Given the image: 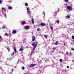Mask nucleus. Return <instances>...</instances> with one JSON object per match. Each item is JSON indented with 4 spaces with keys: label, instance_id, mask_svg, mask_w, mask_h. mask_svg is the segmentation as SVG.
I'll use <instances>...</instances> for the list:
<instances>
[{
    "label": "nucleus",
    "instance_id": "1",
    "mask_svg": "<svg viewBox=\"0 0 74 74\" xmlns=\"http://www.w3.org/2000/svg\"><path fill=\"white\" fill-rule=\"evenodd\" d=\"M36 46L37 45V44H38V42H33L32 44V46H33V47H35V46H36Z\"/></svg>",
    "mask_w": 74,
    "mask_h": 74
},
{
    "label": "nucleus",
    "instance_id": "2",
    "mask_svg": "<svg viewBox=\"0 0 74 74\" xmlns=\"http://www.w3.org/2000/svg\"><path fill=\"white\" fill-rule=\"evenodd\" d=\"M24 28L26 30H29V29H30V27L29 26L27 25Z\"/></svg>",
    "mask_w": 74,
    "mask_h": 74
},
{
    "label": "nucleus",
    "instance_id": "3",
    "mask_svg": "<svg viewBox=\"0 0 74 74\" xmlns=\"http://www.w3.org/2000/svg\"><path fill=\"white\" fill-rule=\"evenodd\" d=\"M67 9L69 10H73V8L72 7L70 6H67Z\"/></svg>",
    "mask_w": 74,
    "mask_h": 74
},
{
    "label": "nucleus",
    "instance_id": "4",
    "mask_svg": "<svg viewBox=\"0 0 74 74\" xmlns=\"http://www.w3.org/2000/svg\"><path fill=\"white\" fill-rule=\"evenodd\" d=\"M27 10L28 14H29V15L30 16V15L29 14H31V12L30 11V9H29V8H27Z\"/></svg>",
    "mask_w": 74,
    "mask_h": 74
},
{
    "label": "nucleus",
    "instance_id": "5",
    "mask_svg": "<svg viewBox=\"0 0 74 74\" xmlns=\"http://www.w3.org/2000/svg\"><path fill=\"white\" fill-rule=\"evenodd\" d=\"M32 41H35V39L36 38H35V36H33L32 37Z\"/></svg>",
    "mask_w": 74,
    "mask_h": 74
},
{
    "label": "nucleus",
    "instance_id": "6",
    "mask_svg": "<svg viewBox=\"0 0 74 74\" xmlns=\"http://www.w3.org/2000/svg\"><path fill=\"white\" fill-rule=\"evenodd\" d=\"M36 65H37V64H31L30 65V67H34V66H36Z\"/></svg>",
    "mask_w": 74,
    "mask_h": 74
},
{
    "label": "nucleus",
    "instance_id": "7",
    "mask_svg": "<svg viewBox=\"0 0 74 74\" xmlns=\"http://www.w3.org/2000/svg\"><path fill=\"white\" fill-rule=\"evenodd\" d=\"M40 25L41 26H45L46 25L45 24L43 23H41Z\"/></svg>",
    "mask_w": 74,
    "mask_h": 74
},
{
    "label": "nucleus",
    "instance_id": "8",
    "mask_svg": "<svg viewBox=\"0 0 74 74\" xmlns=\"http://www.w3.org/2000/svg\"><path fill=\"white\" fill-rule=\"evenodd\" d=\"M26 23V22L25 21H22V23H21V25H25Z\"/></svg>",
    "mask_w": 74,
    "mask_h": 74
},
{
    "label": "nucleus",
    "instance_id": "9",
    "mask_svg": "<svg viewBox=\"0 0 74 74\" xmlns=\"http://www.w3.org/2000/svg\"><path fill=\"white\" fill-rule=\"evenodd\" d=\"M36 47H37V44H36V45L33 48V52H34V49H35V48H36Z\"/></svg>",
    "mask_w": 74,
    "mask_h": 74
},
{
    "label": "nucleus",
    "instance_id": "10",
    "mask_svg": "<svg viewBox=\"0 0 74 74\" xmlns=\"http://www.w3.org/2000/svg\"><path fill=\"white\" fill-rule=\"evenodd\" d=\"M14 52H15V53H16L17 51H16V48L14 47Z\"/></svg>",
    "mask_w": 74,
    "mask_h": 74
},
{
    "label": "nucleus",
    "instance_id": "11",
    "mask_svg": "<svg viewBox=\"0 0 74 74\" xmlns=\"http://www.w3.org/2000/svg\"><path fill=\"white\" fill-rule=\"evenodd\" d=\"M8 8L9 10H12V7L11 6H10L9 7H8Z\"/></svg>",
    "mask_w": 74,
    "mask_h": 74
},
{
    "label": "nucleus",
    "instance_id": "12",
    "mask_svg": "<svg viewBox=\"0 0 74 74\" xmlns=\"http://www.w3.org/2000/svg\"><path fill=\"white\" fill-rule=\"evenodd\" d=\"M16 33V32L15 31V30H14L12 32L13 34H15V33Z\"/></svg>",
    "mask_w": 74,
    "mask_h": 74
},
{
    "label": "nucleus",
    "instance_id": "13",
    "mask_svg": "<svg viewBox=\"0 0 74 74\" xmlns=\"http://www.w3.org/2000/svg\"><path fill=\"white\" fill-rule=\"evenodd\" d=\"M32 21L33 23H34V19L33 18H32Z\"/></svg>",
    "mask_w": 74,
    "mask_h": 74
},
{
    "label": "nucleus",
    "instance_id": "14",
    "mask_svg": "<svg viewBox=\"0 0 74 74\" xmlns=\"http://www.w3.org/2000/svg\"><path fill=\"white\" fill-rule=\"evenodd\" d=\"M7 49H8V51L10 52V48H9V47H7Z\"/></svg>",
    "mask_w": 74,
    "mask_h": 74
},
{
    "label": "nucleus",
    "instance_id": "15",
    "mask_svg": "<svg viewBox=\"0 0 74 74\" xmlns=\"http://www.w3.org/2000/svg\"><path fill=\"white\" fill-rule=\"evenodd\" d=\"M51 29V30L52 31H53V27L51 26L50 27Z\"/></svg>",
    "mask_w": 74,
    "mask_h": 74
},
{
    "label": "nucleus",
    "instance_id": "16",
    "mask_svg": "<svg viewBox=\"0 0 74 74\" xmlns=\"http://www.w3.org/2000/svg\"><path fill=\"white\" fill-rule=\"evenodd\" d=\"M73 24V23H71V22H69V24L68 25H72Z\"/></svg>",
    "mask_w": 74,
    "mask_h": 74
},
{
    "label": "nucleus",
    "instance_id": "17",
    "mask_svg": "<svg viewBox=\"0 0 74 74\" xmlns=\"http://www.w3.org/2000/svg\"><path fill=\"white\" fill-rule=\"evenodd\" d=\"M23 49L21 48H20V49H19V51H22L23 50Z\"/></svg>",
    "mask_w": 74,
    "mask_h": 74
},
{
    "label": "nucleus",
    "instance_id": "18",
    "mask_svg": "<svg viewBox=\"0 0 74 74\" xmlns=\"http://www.w3.org/2000/svg\"><path fill=\"white\" fill-rule=\"evenodd\" d=\"M56 22L57 23H58V24H59V20H57V21H56Z\"/></svg>",
    "mask_w": 74,
    "mask_h": 74
},
{
    "label": "nucleus",
    "instance_id": "19",
    "mask_svg": "<svg viewBox=\"0 0 74 74\" xmlns=\"http://www.w3.org/2000/svg\"><path fill=\"white\" fill-rule=\"evenodd\" d=\"M58 42H56V43H54V44L56 45H58Z\"/></svg>",
    "mask_w": 74,
    "mask_h": 74
},
{
    "label": "nucleus",
    "instance_id": "20",
    "mask_svg": "<svg viewBox=\"0 0 74 74\" xmlns=\"http://www.w3.org/2000/svg\"><path fill=\"white\" fill-rule=\"evenodd\" d=\"M25 6H28V4H27V3H25Z\"/></svg>",
    "mask_w": 74,
    "mask_h": 74
},
{
    "label": "nucleus",
    "instance_id": "21",
    "mask_svg": "<svg viewBox=\"0 0 74 74\" xmlns=\"http://www.w3.org/2000/svg\"><path fill=\"white\" fill-rule=\"evenodd\" d=\"M64 1L66 3H68L69 2V0H64Z\"/></svg>",
    "mask_w": 74,
    "mask_h": 74
},
{
    "label": "nucleus",
    "instance_id": "22",
    "mask_svg": "<svg viewBox=\"0 0 74 74\" xmlns=\"http://www.w3.org/2000/svg\"><path fill=\"white\" fill-rule=\"evenodd\" d=\"M5 36H8V34L7 33H6L5 34Z\"/></svg>",
    "mask_w": 74,
    "mask_h": 74
},
{
    "label": "nucleus",
    "instance_id": "23",
    "mask_svg": "<svg viewBox=\"0 0 74 74\" xmlns=\"http://www.w3.org/2000/svg\"><path fill=\"white\" fill-rule=\"evenodd\" d=\"M45 12H43V14H44V16H45Z\"/></svg>",
    "mask_w": 74,
    "mask_h": 74
},
{
    "label": "nucleus",
    "instance_id": "24",
    "mask_svg": "<svg viewBox=\"0 0 74 74\" xmlns=\"http://www.w3.org/2000/svg\"><path fill=\"white\" fill-rule=\"evenodd\" d=\"M14 54H15V53L14 52H13L12 53V54H11V55L12 56L14 55Z\"/></svg>",
    "mask_w": 74,
    "mask_h": 74
},
{
    "label": "nucleus",
    "instance_id": "25",
    "mask_svg": "<svg viewBox=\"0 0 74 74\" xmlns=\"http://www.w3.org/2000/svg\"><path fill=\"white\" fill-rule=\"evenodd\" d=\"M45 38H47V37H48V36L45 35Z\"/></svg>",
    "mask_w": 74,
    "mask_h": 74
},
{
    "label": "nucleus",
    "instance_id": "26",
    "mask_svg": "<svg viewBox=\"0 0 74 74\" xmlns=\"http://www.w3.org/2000/svg\"><path fill=\"white\" fill-rule=\"evenodd\" d=\"M5 10V8H2V10Z\"/></svg>",
    "mask_w": 74,
    "mask_h": 74
},
{
    "label": "nucleus",
    "instance_id": "27",
    "mask_svg": "<svg viewBox=\"0 0 74 74\" xmlns=\"http://www.w3.org/2000/svg\"><path fill=\"white\" fill-rule=\"evenodd\" d=\"M25 69V67H22V69L24 70Z\"/></svg>",
    "mask_w": 74,
    "mask_h": 74
},
{
    "label": "nucleus",
    "instance_id": "28",
    "mask_svg": "<svg viewBox=\"0 0 74 74\" xmlns=\"http://www.w3.org/2000/svg\"><path fill=\"white\" fill-rule=\"evenodd\" d=\"M37 31H38V32H40V28H38Z\"/></svg>",
    "mask_w": 74,
    "mask_h": 74
},
{
    "label": "nucleus",
    "instance_id": "29",
    "mask_svg": "<svg viewBox=\"0 0 74 74\" xmlns=\"http://www.w3.org/2000/svg\"><path fill=\"white\" fill-rule=\"evenodd\" d=\"M72 38H73V39L74 40V36L73 35L72 36Z\"/></svg>",
    "mask_w": 74,
    "mask_h": 74
},
{
    "label": "nucleus",
    "instance_id": "30",
    "mask_svg": "<svg viewBox=\"0 0 74 74\" xmlns=\"http://www.w3.org/2000/svg\"><path fill=\"white\" fill-rule=\"evenodd\" d=\"M62 60H63L62 59H60V62H62Z\"/></svg>",
    "mask_w": 74,
    "mask_h": 74
},
{
    "label": "nucleus",
    "instance_id": "31",
    "mask_svg": "<svg viewBox=\"0 0 74 74\" xmlns=\"http://www.w3.org/2000/svg\"><path fill=\"white\" fill-rule=\"evenodd\" d=\"M3 41V39L0 40V42H1Z\"/></svg>",
    "mask_w": 74,
    "mask_h": 74
},
{
    "label": "nucleus",
    "instance_id": "32",
    "mask_svg": "<svg viewBox=\"0 0 74 74\" xmlns=\"http://www.w3.org/2000/svg\"><path fill=\"white\" fill-rule=\"evenodd\" d=\"M0 4H2V2L1 0H0Z\"/></svg>",
    "mask_w": 74,
    "mask_h": 74
},
{
    "label": "nucleus",
    "instance_id": "33",
    "mask_svg": "<svg viewBox=\"0 0 74 74\" xmlns=\"http://www.w3.org/2000/svg\"><path fill=\"white\" fill-rule=\"evenodd\" d=\"M67 18H70V16H67Z\"/></svg>",
    "mask_w": 74,
    "mask_h": 74
},
{
    "label": "nucleus",
    "instance_id": "34",
    "mask_svg": "<svg viewBox=\"0 0 74 74\" xmlns=\"http://www.w3.org/2000/svg\"><path fill=\"white\" fill-rule=\"evenodd\" d=\"M4 15L5 18H6V14H5V13L4 14Z\"/></svg>",
    "mask_w": 74,
    "mask_h": 74
},
{
    "label": "nucleus",
    "instance_id": "35",
    "mask_svg": "<svg viewBox=\"0 0 74 74\" xmlns=\"http://www.w3.org/2000/svg\"><path fill=\"white\" fill-rule=\"evenodd\" d=\"M0 39H1V40H3V39H2V37H1V36H0Z\"/></svg>",
    "mask_w": 74,
    "mask_h": 74
},
{
    "label": "nucleus",
    "instance_id": "36",
    "mask_svg": "<svg viewBox=\"0 0 74 74\" xmlns=\"http://www.w3.org/2000/svg\"><path fill=\"white\" fill-rule=\"evenodd\" d=\"M4 28H5V27L4 26L3 27H2V29H4Z\"/></svg>",
    "mask_w": 74,
    "mask_h": 74
},
{
    "label": "nucleus",
    "instance_id": "37",
    "mask_svg": "<svg viewBox=\"0 0 74 74\" xmlns=\"http://www.w3.org/2000/svg\"><path fill=\"white\" fill-rule=\"evenodd\" d=\"M71 49V50H72V51H74V49H73V48H72Z\"/></svg>",
    "mask_w": 74,
    "mask_h": 74
},
{
    "label": "nucleus",
    "instance_id": "38",
    "mask_svg": "<svg viewBox=\"0 0 74 74\" xmlns=\"http://www.w3.org/2000/svg\"><path fill=\"white\" fill-rule=\"evenodd\" d=\"M12 72H13V71H14V69H12Z\"/></svg>",
    "mask_w": 74,
    "mask_h": 74
},
{
    "label": "nucleus",
    "instance_id": "39",
    "mask_svg": "<svg viewBox=\"0 0 74 74\" xmlns=\"http://www.w3.org/2000/svg\"><path fill=\"white\" fill-rule=\"evenodd\" d=\"M67 68H68V69H69V66H67Z\"/></svg>",
    "mask_w": 74,
    "mask_h": 74
},
{
    "label": "nucleus",
    "instance_id": "40",
    "mask_svg": "<svg viewBox=\"0 0 74 74\" xmlns=\"http://www.w3.org/2000/svg\"><path fill=\"white\" fill-rule=\"evenodd\" d=\"M72 62H74V60H72Z\"/></svg>",
    "mask_w": 74,
    "mask_h": 74
},
{
    "label": "nucleus",
    "instance_id": "41",
    "mask_svg": "<svg viewBox=\"0 0 74 74\" xmlns=\"http://www.w3.org/2000/svg\"><path fill=\"white\" fill-rule=\"evenodd\" d=\"M0 69H1V70L2 71H3V69H2V68H0Z\"/></svg>",
    "mask_w": 74,
    "mask_h": 74
},
{
    "label": "nucleus",
    "instance_id": "42",
    "mask_svg": "<svg viewBox=\"0 0 74 74\" xmlns=\"http://www.w3.org/2000/svg\"><path fill=\"white\" fill-rule=\"evenodd\" d=\"M53 50H55V48L53 47Z\"/></svg>",
    "mask_w": 74,
    "mask_h": 74
},
{
    "label": "nucleus",
    "instance_id": "43",
    "mask_svg": "<svg viewBox=\"0 0 74 74\" xmlns=\"http://www.w3.org/2000/svg\"><path fill=\"white\" fill-rule=\"evenodd\" d=\"M7 60H10V59L9 58H8L7 59Z\"/></svg>",
    "mask_w": 74,
    "mask_h": 74
},
{
    "label": "nucleus",
    "instance_id": "44",
    "mask_svg": "<svg viewBox=\"0 0 74 74\" xmlns=\"http://www.w3.org/2000/svg\"><path fill=\"white\" fill-rule=\"evenodd\" d=\"M66 53L68 54V53H69V52H66Z\"/></svg>",
    "mask_w": 74,
    "mask_h": 74
},
{
    "label": "nucleus",
    "instance_id": "45",
    "mask_svg": "<svg viewBox=\"0 0 74 74\" xmlns=\"http://www.w3.org/2000/svg\"><path fill=\"white\" fill-rule=\"evenodd\" d=\"M22 63H24V62H23Z\"/></svg>",
    "mask_w": 74,
    "mask_h": 74
},
{
    "label": "nucleus",
    "instance_id": "46",
    "mask_svg": "<svg viewBox=\"0 0 74 74\" xmlns=\"http://www.w3.org/2000/svg\"><path fill=\"white\" fill-rule=\"evenodd\" d=\"M19 63V61H18L17 62V63Z\"/></svg>",
    "mask_w": 74,
    "mask_h": 74
},
{
    "label": "nucleus",
    "instance_id": "47",
    "mask_svg": "<svg viewBox=\"0 0 74 74\" xmlns=\"http://www.w3.org/2000/svg\"><path fill=\"white\" fill-rule=\"evenodd\" d=\"M12 72H13L12 71V72H11V73H12Z\"/></svg>",
    "mask_w": 74,
    "mask_h": 74
},
{
    "label": "nucleus",
    "instance_id": "48",
    "mask_svg": "<svg viewBox=\"0 0 74 74\" xmlns=\"http://www.w3.org/2000/svg\"><path fill=\"white\" fill-rule=\"evenodd\" d=\"M64 45L65 46L66 45V44H64Z\"/></svg>",
    "mask_w": 74,
    "mask_h": 74
},
{
    "label": "nucleus",
    "instance_id": "49",
    "mask_svg": "<svg viewBox=\"0 0 74 74\" xmlns=\"http://www.w3.org/2000/svg\"><path fill=\"white\" fill-rule=\"evenodd\" d=\"M52 52H54V51H53Z\"/></svg>",
    "mask_w": 74,
    "mask_h": 74
},
{
    "label": "nucleus",
    "instance_id": "50",
    "mask_svg": "<svg viewBox=\"0 0 74 74\" xmlns=\"http://www.w3.org/2000/svg\"><path fill=\"white\" fill-rule=\"evenodd\" d=\"M14 67H16V66H15Z\"/></svg>",
    "mask_w": 74,
    "mask_h": 74
},
{
    "label": "nucleus",
    "instance_id": "51",
    "mask_svg": "<svg viewBox=\"0 0 74 74\" xmlns=\"http://www.w3.org/2000/svg\"><path fill=\"white\" fill-rule=\"evenodd\" d=\"M58 10H59V8H58Z\"/></svg>",
    "mask_w": 74,
    "mask_h": 74
},
{
    "label": "nucleus",
    "instance_id": "52",
    "mask_svg": "<svg viewBox=\"0 0 74 74\" xmlns=\"http://www.w3.org/2000/svg\"><path fill=\"white\" fill-rule=\"evenodd\" d=\"M70 54L71 55V53H70Z\"/></svg>",
    "mask_w": 74,
    "mask_h": 74
}]
</instances>
